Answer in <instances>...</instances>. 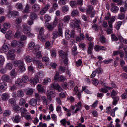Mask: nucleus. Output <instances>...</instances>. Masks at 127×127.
<instances>
[{
	"label": "nucleus",
	"mask_w": 127,
	"mask_h": 127,
	"mask_svg": "<svg viewBox=\"0 0 127 127\" xmlns=\"http://www.w3.org/2000/svg\"><path fill=\"white\" fill-rule=\"evenodd\" d=\"M19 67L20 71L22 72L25 71L26 70L25 68L24 65L23 64L22 65L19 66Z\"/></svg>",
	"instance_id": "obj_49"
},
{
	"label": "nucleus",
	"mask_w": 127,
	"mask_h": 127,
	"mask_svg": "<svg viewBox=\"0 0 127 127\" xmlns=\"http://www.w3.org/2000/svg\"><path fill=\"white\" fill-rule=\"evenodd\" d=\"M37 89L39 92L44 93L45 92V90H44L42 86L40 85H37Z\"/></svg>",
	"instance_id": "obj_28"
},
{
	"label": "nucleus",
	"mask_w": 127,
	"mask_h": 127,
	"mask_svg": "<svg viewBox=\"0 0 127 127\" xmlns=\"http://www.w3.org/2000/svg\"><path fill=\"white\" fill-rule=\"evenodd\" d=\"M26 102L25 99L23 98H21L20 99L19 104L21 106H22L24 105Z\"/></svg>",
	"instance_id": "obj_43"
},
{
	"label": "nucleus",
	"mask_w": 127,
	"mask_h": 127,
	"mask_svg": "<svg viewBox=\"0 0 127 127\" xmlns=\"http://www.w3.org/2000/svg\"><path fill=\"white\" fill-rule=\"evenodd\" d=\"M16 94L17 96L22 97L24 96V93L23 91L21 90H19L17 91Z\"/></svg>",
	"instance_id": "obj_18"
},
{
	"label": "nucleus",
	"mask_w": 127,
	"mask_h": 127,
	"mask_svg": "<svg viewBox=\"0 0 127 127\" xmlns=\"http://www.w3.org/2000/svg\"><path fill=\"white\" fill-rule=\"evenodd\" d=\"M39 47L38 46H36L34 49L32 51V53L34 54H36L38 52Z\"/></svg>",
	"instance_id": "obj_51"
},
{
	"label": "nucleus",
	"mask_w": 127,
	"mask_h": 127,
	"mask_svg": "<svg viewBox=\"0 0 127 127\" xmlns=\"http://www.w3.org/2000/svg\"><path fill=\"white\" fill-rule=\"evenodd\" d=\"M23 64V63L22 60H16L14 61V65L15 67L18 66L19 67L21 65H22Z\"/></svg>",
	"instance_id": "obj_15"
},
{
	"label": "nucleus",
	"mask_w": 127,
	"mask_h": 127,
	"mask_svg": "<svg viewBox=\"0 0 127 127\" xmlns=\"http://www.w3.org/2000/svg\"><path fill=\"white\" fill-rule=\"evenodd\" d=\"M3 26L4 28L7 29L10 28L11 25L9 23H4L3 24Z\"/></svg>",
	"instance_id": "obj_38"
},
{
	"label": "nucleus",
	"mask_w": 127,
	"mask_h": 127,
	"mask_svg": "<svg viewBox=\"0 0 127 127\" xmlns=\"http://www.w3.org/2000/svg\"><path fill=\"white\" fill-rule=\"evenodd\" d=\"M122 24V22L121 21H119L117 23L116 27V28L117 30H119Z\"/></svg>",
	"instance_id": "obj_52"
},
{
	"label": "nucleus",
	"mask_w": 127,
	"mask_h": 127,
	"mask_svg": "<svg viewBox=\"0 0 127 127\" xmlns=\"http://www.w3.org/2000/svg\"><path fill=\"white\" fill-rule=\"evenodd\" d=\"M2 78L3 81L10 83H11L13 81L12 79H10L9 76L5 74L3 75Z\"/></svg>",
	"instance_id": "obj_5"
},
{
	"label": "nucleus",
	"mask_w": 127,
	"mask_h": 127,
	"mask_svg": "<svg viewBox=\"0 0 127 127\" xmlns=\"http://www.w3.org/2000/svg\"><path fill=\"white\" fill-rule=\"evenodd\" d=\"M70 19V17L69 16H65L63 19V21L64 22H66L69 21Z\"/></svg>",
	"instance_id": "obj_55"
},
{
	"label": "nucleus",
	"mask_w": 127,
	"mask_h": 127,
	"mask_svg": "<svg viewBox=\"0 0 127 127\" xmlns=\"http://www.w3.org/2000/svg\"><path fill=\"white\" fill-rule=\"evenodd\" d=\"M31 8L30 5L28 4H27L25 7V9L23 11V13H28L30 12V9Z\"/></svg>",
	"instance_id": "obj_21"
},
{
	"label": "nucleus",
	"mask_w": 127,
	"mask_h": 127,
	"mask_svg": "<svg viewBox=\"0 0 127 127\" xmlns=\"http://www.w3.org/2000/svg\"><path fill=\"white\" fill-rule=\"evenodd\" d=\"M95 71H96V72L98 74L101 73L103 71L102 69L100 67L96 69Z\"/></svg>",
	"instance_id": "obj_54"
},
{
	"label": "nucleus",
	"mask_w": 127,
	"mask_h": 127,
	"mask_svg": "<svg viewBox=\"0 0 127 127\" xmlns=\"http://www.w3.org/2000/svg\"><path fill=\"white\" fill-rule=\"evenodd\" d=\"M4 61V59L3 57L0 56V67L3 65Z\"/></svg>",
	"instance_id": "obj_53"
},
{
	"label": "nucleus",
	"mask_w": 127,
	"mask_h": 127,
	"mask_svg": "<svg viewBox=\"0 0 127 127\" xmlns=\"http://www.w3.org/2000/svg\"><path fill=\"white\" fill-rule=\"evenodd\" d=\"M24 117L25 118H26L29 121H30L32 120V118L31 117L30 115L28 114L26 115H25Z\"/></svg>",
	"instance_id": "obj_56"
},
{
	"label": "nucleus",
	"mask_w": 127,
	"mask_h": 127,
	"mask_svg": "<svg viewBox=\"0 0 127 127\" xmlns=\"http://www.w3.org/2000/svg\"><path fill=\"white\" fill-rule=\"evenodd\" d=\"M41 98L42 100L43 103L46 105H48L49 102H50L49 98H47L45 96H42Z\"/></svg>",
	"instance_id": "obj_12"
},
{
	"label": "nucleus",
	"mask_w": 127,
	"mask_h": 127,
	"mask_svg": "<svg viewBox=\"0 0 127 127\" xmlns=\"http://www.w3.org/2000/svg\"><path fill=\"white\" fill-rule=\"evenodd\" d=\"M40 7L38 4H35L33 5L32 7V9L34 12L38 11L40 9Z\"/></svg>",
	"instance_id": "obj_10"
},
{
	"label": "nucleus",
	"mask_w": 127,
	"mask_h": 127,
	"mask_svg": "<svg viewBox=\"0 0 127 127\" xmlns=\"http://www.w3.org/2000/svg\"><path fill=\"white\" fill-rule=\"evenodd\" d=\"M73 21L76 25L79 24L81 23V21H80V20L78 19H74L73 20Z\"/></svg>",
	"instance_id": "obj_58"
},
{
	"label": "nucleus",
	"mask_w": 127,
	"mask_h": 127,
	"mask_svg": "<svg viewBox=\"0 0 127 127\" xmlns=\"http://www.w3.org/2000/svg\"><path fill=\"white\" fill-rule=\"evenodd\" d=\"M55 93L54 90H48L46 92V95L47 98L49 99L50 101L51 100V97L53 98L55 96Z\"/></svg>",
	"instance_id": "obj_3"
},
{
	"label": "nucleus",
	"mask_w": 127,
	"mask_h": 127,
	"mask_svg": "<svg viewBox=\"0 0 127 127\" xmlns=\"http://www.w3.org/2000/svg\"><path fill=\"white\" fill-rule=\"evenodd\" d=\"M45 19L46 22H48L50 20L51 18L48 15L46 14L45 16Z\"/></svg>",
	"instance_id": "obj_61"
},
{
	"label": "nucleus",
	"mask_w": 127,
	"mask_h": 127,
	"mask_svg": "<svg viewBox=\"0 0 127 127\" xmlns=\"http://www.w3.org/2000/svg\"><path fill=\"white\" fill-rule=\"evenodd\" d=\"M93 9V7L92 5H88L87 7V9L86 10L87 14L88 15L90 14Z\"/></svg>",
	"instance_id": "obj_17"
},
{
	"label": "nucleus",
	"mask_w": 127,
	"mask_h": 127,
	"mask_svg": "<svg viewBox=\"0 0 127 127\" xmlns=\"http://www.w3.org/2000/svg\"><path fill=\"white\" fill-rule=\"evenodd\" d=\"M38 77L40 78H43L44 76L43 72L42 71H39L37 73Z\"/></svg>",
	"instance_id": "obj_42"
},
{
	"label": "nucleus",
	"mask_w": 127,
	"mask_h": 127,
	"mask_svg": "<svg viewBox=\"0 0 127 127\" xmlns=\"http://www.w3.org/2000/svg\"><path fill=\"white\" fill-rule=\"evenodd\" d=\"M11 119L13 122L16 123L20 122L21 121V117L19 115H17L15 117H13Z\"/></svg>",
	"instance_id": "obj_7"
},
{
	"label": "nucleus",
	"mask_w": 127,
	"mask_h": 127,
	"mask_svg": "<svg viewBox=\"0 0 127 127\" xmlns=\"http://www.w3.org/2000/svg\"><path fill=\"white\" fill-rule=\"evenodd\" d=\"M7 87V85L5 83L2 82L0 83V90L4 91Z\"/></svg>",
	"instance_id": "obj_14"
},
{
	"label": "nucleus",
	"mask_w": 127,
	"mask_h": 127,
	"mask_svg": "<svg viewBox=\"0 0 127 127\" xmlns=\"http://www.w3.org/2000/svg\"><path fill=\"white\" fill-rule=\"evenodd\" d=\"M33 92V90L31 89L28 90L27 92V94L28 95H31L32 94Z\"/></svg>",
	"instance_id": "obj_63"
},
{
	"label": "nucleus",
	"mask_w": 127,
	"mask_h": 127,
	"mask_svg": "<svg viewBox=\"0 0 127 127\" xmlns=\"http://www.w3.org/2000/svg\"><path fill=\"white\" fill-rule=\"evenodd\" d=\"M9 97L8 93H5L3 94L1 96V98L3 101H7Z\"/></svg>",
	"instance_id": "obj_11"
},
{
	"label": "nucleus",
	"mask_w": 127,
	"mask_h": 127,
	"mask_svg": "<svg viewBox=\"0 0 127 127\" xmlns=\"http://www.w3.org/2000/svg\"><path fill=\"white\" fill-rule=\"evenodd\" d=\"M18 46L19 47H23L24 46V43L22 41L19 40L18 41Z\"/></svg>",
	"instance_id": "obj_50"
},
{
	"label": "nucleus",
	"mask_w": 127,
	"mask_h": 127,
	"mask_svg": "<svg viewBox=\"0 0 127 127\" xmlns=\"http://www.w3.org/2000/svg\"><path fill=\"white\" fill-rule=\"evenodd\" d=\"M79 14V11L77 10H74L71 13V15L73 17L78 15Z\"/></svg>",
	"instance_id": "obj_25"
},
{
	"label": "nucleus",
	"mask_w": 127,
	"mask_h": 127,
	"mask_svg": "<svg viewBox=\"0 0 127 127\" xmlns=\"http://www.w3.org/2000/svg\"><path fill=\"white\" fill-rule=\"evenodd\" d=\"M30 17L31 19L33 20H35L36 19L37 17V14L34 12L32 13L30 15Z\"/></svg>",
	"instance_id": "obj_35"
},
{
	"label": "nucleus",
	"mask_w": 127,
	"mask_h": 127,
	"mask_svg": "<svg viewBox=\"0 0 127 127\" xmlns=\"http://www.w3.org/2000/svg\"><path fill=\"white\" fill-rule=\"evenodd\" d=\"M93 44L91 42H90L89 44V47L88 48L87 52L88 54H91L92 53V51L93 49Z\"/></svg>",
	"instance_id": "obj_13"
},
{
	"label": "nucleus",
	"mask_w": 127,
	"mask_h": 127,
	"mask_svg": "<svg viewBox=\"0 0 127 127\" xmlns=\"http://www.w3.org/2000/svg\"><path fill=\"white\" fill-rule=\"evenodd\" d=\"M17 41L16 40H13L11 42V46L13 47H15L17 46Z\"/></svg>",
	"instance_id": "obj_46"
},
{
	"label": "nucleus",
	"mask_w": 127,
	"mask_h": 127,
	"mask_svg": "<svg viewBox=\"0 0 127 127\" xmlns=\"http://www.w3.org/2000/svg\"><path fill=\"white\" fill-rule=\"evenodd\" d=\"M63 26L62 23L59 24L58 31H54L52 33L53 35L52 38L53 39H55L59 36H62Z\"/></svg>",
	"instance_id": "obj_1"
},
{
	"label": "nucleus",
	"mask_w": 127,
	"mask_h": 127,
	"mask_svg": "<svg viewBox=\"0 0 127 127\" xmlns=\"http://www.w3.org/2000/svg\"><path fill=\"white\" fill-rule=\"evenodd\" d=\"M65 79L66 78L65 77L61 75L59 76V81L60 82H62L64 81Z\"/></svg>",
	"instance_id": "obj_57"
},
{
	"label": "nucleus",
	"mask_w": 127,
	"mask_h": 127,
	"mask_svg": "<svg viewBox=\"0 0 127 127\" xmlns=\"http://www.w3.org/2000/svg\"><path fill=\"white\" fill-rule=\"evenodd\" d=\"M54 26L51 24H49L47 26V28L48 30L50 31H52L54 27Z\"/></svg>",
	"instance_id": "obj_34"
},
{
	"label": "nucleus",
	"mask_w": 127,
	"mask_h": 127,
	"mask_svg": "<svg viewBox=\"0 0 127 127\" xmlns=\"http://www.w3.org/2000/svg\"><path fill=\"white\" fill-rule=\"evenodd\" d=\"M100 41L102 43H104L105 42V38L103 35H102L100 38Z\"/></svg>",
	"instance_id": "obj_59"
},
{
	"label": "nucleus",
	"mask_w": 127,
	"mask_h": 127,
	"mask_svg": "<svg viewBox=\"0 0 127 127\" xmlns=\"http://www.w3.org/2000/svg\"><path fill=\"white\" fill-rule=\"evenodd\" d=\"M36 30H37V29H39V35H44V29L43 27H42L40 29H39L38 28H36Z\"/></svg>",
	"instance_id": "obj_36"
},
{
	"label": "nucleus",
	"mask_w": 127,
	"mask_h": 127,
	"mask_svg": "<svg viewBox=\"0 0 127 127\" xmlns=\"http://www.w3.org/2000/svg\"><path fill=\"white\" fill-rule=\"evenodd\" d=\"M93 83L94 85L96 86L98 84L99 81L97 79L94 78L93 80Z\"/></svg>",
	"instance_id": "obj_60"
},
{
	"label": "nucleus",
	"mask_w": 127,
	"mask_h": 127,
	"mask_svg": "<svg viewBox=\"0 0 127 127\" xmlns=\"http://www.w3.org/2000/svg\"><path fill=\"white\" fill-rule=\"evenodd\" d=\"M68 52V50L66 51V52H64L63 50H60L59 52V55L63 59H64L65 57V58L64 60V63L65 65H68V59L67 58L68 54L67 52Z\"/></svg>",
	"instance_id": "obj_2"
},
{
	"label": "nucleus",
	"mask_w": 127,
	"mask_h": 127,
	"mask_svg": "<svg viewBox=\"0 0 127 127\" xmlns=\"http://www.w3.org/2000/svg\"><path fill=\"white\" fill-rule=\"evenodd\" d=\"M51 87L52 88L57 90L59 92H62L63 91L61 87L57 83H54L52 84Z\"/></svg>",
	"instance_id": "obj_4"
},
{
	"label": "nucleus",
	"mask_w": 127,
	"mask_h": 127,
	"mask_svg": "<svg viewBox=\"0 0 127 127\" xmlns=\"http://www.w3.org/2000/svg\"><path fill=\"white\" fill-rule=\"evenodd\" d=\"M20 111L22 117H24L25 115L27 113V110L24 107L21 108Z\"/></svg>",
	"instance_id": "obj_22"
},
{
	"label": "nucleus",
	"mask_w": 127,
	"mask_h": 127,
	"mask_svg": "<svg viewBox=\"0 0 127 127\" xmlns=\"http://www.w3.org/2000/svg\"><path fill=\"white\" fill-rule=\"evenodd\" d=\"M26 61L28 62H30L32 60V58L29 55L27 56L25 58Z\"/></svg>",
	"instance_id": "obj_45"
},
{
	"label": "nucleus",
	"mask_w": 127,
	"mask_h": 127,
	"mask_svg": "<svg viewBox=\"0 0 127 127\" xmlns=\"http://www.w3.org/2000/svg\"><path fill=\"white\" fill-rule=\"evenodd\" d=\"M23 32L24 33H28L31 30V27L28 26L27 25H23Z\"/></svg>",
	"instance_id": "obj_6"
},
{
	"label": "nucleus",
	"mask_w": 127,
	"mask_h": 127,
	"mask_svg": "<svg viewBox=\"0 0 127 127\" xmlns=\"http://www.w3.org/2000/svg\"><path fill=\"white\" fill-rule=\"evenodd\" d=\"M10 74L12 78H15L17 74L15 69H12L10 72Z\"/></svg>",
	"instance_id": "obj_19"
},
{
	"label": "nucleus",
	"mask_w": 127,
	"mask_h": 127,
	"mask_svg": "<svg viewBox=\"0 0 127 127\" xmlns=\"http://www.w3.org/2000/svg\"><path fill=\"white\" fill-rule=\"evenodd\" d=\"M38 38L42 42H45L46 40V38L44 35H39Z\"/></svg>",
	"instance_id": "obj_30"
},
{
	"label": "nucleus",
	"mask_w": 127,
	"mask_h": 127,
	"mask_svg": "<svg viewBox=\"0 0 127 127\" xmlns=\"http://www.w3.org/2000/svg\"><path fill=\"white\" fill-rule=\"evenodd\" d=\"M77 48L76 46H74L72 49V54L74 56L76 55L77 53Z\"/></svg>",
	"instance_id": "obj_33"
},
{
	"label": "nucleus",
	"mask_w": 127,
	"mask_h": 127,
	"mask_svg": "<svg viewBox=\"0 0 127 127\" xmlns=\"http://www.w3.org/2000/svg\"><path fill=\"white\" fill-rule=\"evenodd\" d=\"M68 10V7L66 5L64 6L62 8V10L64 13L66 12Z\"/></svg>",
	"instance_id": "obj_41"
},
{
	"label": "nucleus",
	"mask_w": 127,
	"mask_h": 127,
	"mask_svg": "<svg viewBox=\"0 0 127 127\" xmlns=\"http://www.w3.org/2000/svg\"><path fill=\"white\" fill-rule=\"evenodd\" d=\"M115 19L113 17L110 18V20L108 21V24L109 26V27L111 28L112 26V23L115 21Z\"/></svg>",
	"instance_id": "obj_27"
},
{
	"label": "nucleus",
	"mask_w": 127,
	"mask_h": 127,
	"mask_svg": "<svg viewBox=\"0 0 127 127\" xmlns=\"http://www.w3.org/2000/svg\"><path fill=\"white\" fill-rule=\"evenodd\" d=\"M37 104L36 100L34 98L32 99L30 101L29 104L33 106H35Z\"/></svg>",
	"instance_id": "obj_20"
},
{
	"label": "nucleus",
	"mask_w": 127,
	"mask_h": 127,
	"mask_svg": "<svg viewBox=\"0 0 127 127\" xmlns=\"http://www.w3.org/2000/svg\"><path fill=\"white\" fill-rule=\"evenodd\" d=\"M111 38L113 41H116L118 40V37L113 34H112L111 35Z\"/></svg>",
	"instance_id": "obj_48"
},
{
	"label": "nucleus",
	"mask_w": 127,
	"mask_h": 127,
	"mask_svg": "<svg viewBox=\"0 0 127 127\" xmlns=\"http://www.w3.org/2000/svg\"><path fill=\"white\" fill-rule=\"evenodd\" d=\"M112 98L113 99V101L112 102V104L113 105H116L118 101L119 100V97L117 96H115Z\"/></svg>",
	"instance_id": "obj_32"
},
{
	"label": "nucleus",
	"mask_w": 127,
	"mask_h": 127,
	"mask_svg": "<svg viewBox=\"0 0 127 127\" xmlns=\"http://www.w3.org/2000/svg\"><path fill=\"white\" fill-rule=\"evenodd\" d=\"M23 81L21 79L18 78L16 80L15 82L16 85L17 86H22Z\"/></svg>",
	"instance_id": "obj_16"
},
{
	"label": "nucleus",
	"mask_w": 127,
	"mask_h": 127,
	"mask_svg": "<svg viewBox=\"0 0 127 127\" xmlns=\"http://www.w3.org/2000/svg\"><path fill=\"white\" fill-rule=\"evenodd\" d=\"M9 46L7 44H4L2 47L3 51L5 52H7L9 49Z\"/></svg>",
	"instance_id": "obj_26"
},
{
	"label": "nucleus",
	"mask_w": 127,
	"mask_h": 127,
	"mask_svg": "<svg viewBox=\"0 0 127 127\" xmlns=\"http://www.w3.org/2000/svg\"><path fill=\"white\" fill-rule=\"evenodd\" d=\"M35 44L34 42H31L28 45V48L29 49L32 50L35 47Z\"/></svg>",
	"instance_id": "obj_29"
},
{
	"label": "nucleus",
	"mask_w": 127,
	"mask_h": 127,
	"mask_svg": "<svg viewBox=\"0 0 127 127\" xmlns=\"http://www.w3.org/2000/svg\"><path fill=\"white\" fill-rule=\"evenodd\" d=\"M13 67L12 65L10 63H7L6 65L5 68L6 69H12Z\"/></svg>",
	"instance_id": "obj_44"
},
{
	"label": "nucleus",
	"mask_w": 127,
	"mask_h": 127,
	"mask_svg": "<svg viewBox=\"0 0 127 127\" xmlns=\"http://www.w3.org/2000/svg\"><path fill=\"white\" fill-rule=\"evenodd\" d=\"M12 17H15L18 15V13L16 11H11L9 14Z\"/></svg>",
	"instance_id": "obj_31"
},
{
	"label": "nucleus",
	"mask_w": 127,
	"mask_h": 127,
	"mask_svg": "<svg viewBox=\"0 0 127 127\" xmlns=\"http://www.w3.org/2000/svg\"><path fill=\"white\" fill-rule=\"evenodd\" d=\"M125 17V15L124 14L121 13L118 15V18L119 19L122 20L124 19Z\"/></svg>",
	"instance_id": "obj_39"
},
{
	"label": "nucleus",
	"mask_w": 127,
	"mask_h": 127,
	"mask_svg": "<svg viewBox=\"0 0 127 127\" xmlns=\"http://www.w3.org/2000/svg\"><path fill=\"white\" fill-rule=\"evenodd\" d=\"M11 114V111L8 110H6L4 111L3 113V115L5 116H7Z\"/></svg>",
	"instance_id": "obj_37"
},
{
	"label": "nucleus",
	"mask_w": 127,
	"mask_h": 127,
	"mask_svg": "<svg viewBox=\"0 0 127 127\" xmlns=\"http://www.w3.org/2000/svg\"><path fill=\"white\" fill-rule=\"evenodd\" d=\"M16 7L17 9H22L23 8L22 4L21 3H18L16 4Z\"/></svg>",
	"instance_id": "obj_40"
},
{
	"label": "nucleus",
	"mask_w": 127,
	"mask_h": 127,
	"mask_svg": "<svg viewBox=\"0 0 127 127\" xmlns=\"http://www.w3.org/2000/svg\"><path fill=\"white\" fill-rule=\"evenodd\" d=\"M50 5L49 3H47L45 5L43 8L46 11L49 8L50 6Z\"/></svg>",
	"instance_id": "obj_64"
},
{
	"label": "nucleus",
	"mask_w": 127,
	"mask_h": 127,
	"mask_svg": "<svg viewBox=\"0 0 127 127\" xmlns=\"http://www.w3.org/2000/svg\"><path fill=\"white\" fill-rule=\"evenodd\" d=\"M111 10L112 12L116 13L118 11L119 9V7L115 5L113 3H111Z\"/></svg>",
	"instance_id": "obj_8"
},
{
	"label": "nucleus",
	"mask_w": 127,
	"mask_h": 127,
	"mask_svg": "<svg viewBox=\"0 0 127 127\" xmlns=\"http://www.w3.org/2000/svg\"><path fill=\"white\" fill-rule=\"evenodd\" d=\"M38 80L37 78H31L30 80V82L33 84L34 85H35L38 82Z\"/></svg>",
	"instance_id": "obj_24"
},
{
	"label": "nucleus",
	"mask_w": 127,
	"mask_h": 127,
	"mask_svg": "<svg viewBox=\"0 0 127 127\" xmlns=\"http://www.w3.org/2000/svg\"><path fill=\"white\" fill-rule=\"evenodd\" d=\"M9 102L11 105L13 106L15 104V100L14 98L10 99L8 101Z\"/></svg>",
	"instance_id": "obj_47"
},
{
	"label": "nucleus",
	"mask_w": 127,
	"mask_h": 127,
	"mask_svg": "<svg viewBox=\"0 0 127 127\" xmlns=\"http://www.w3.org/2000/svg\"><path fill=\"white\" fill-rule=\"evenodd\" d=\"M22 80L23 81V82L25 83H27L29 81V78L27 76L25 75H23L22 76Z\"/></svg>",
	"instance_id": "obj_23"
},
{
	"label": "nucleus",
	"mask_w": 127,
	"mask_h": 127,
	"mask_svg": "<svg viewBox=\"0 0 127 127\" xmlns=\"http://www.w3.org/2000/svg\"><path fill=\"white\" fill-rule=\"evenodd\" d=\"M51 82V80L50 79H45L43 81V83L44 85H46L48 82Z\"/></svg>",
	"instance_id": "obj_62"
},
{
	"label": "nucleus",
	"mask_w": 127,
	"mask_h": 127,
	"mask_svg": "<svg viewBox=\"0 0 127 127\" xmlns=\"http://www.w3.org/2000/svg\"><path fill=\"white\" fill-rule=\"evenodd\" d=\"M32 61L34 63L36 64L38 68H41L43 66V64L39 60H36L34 58L32 60Z\"/></svg>",
	"instance_id": "obj_9"
}]
</instances>
